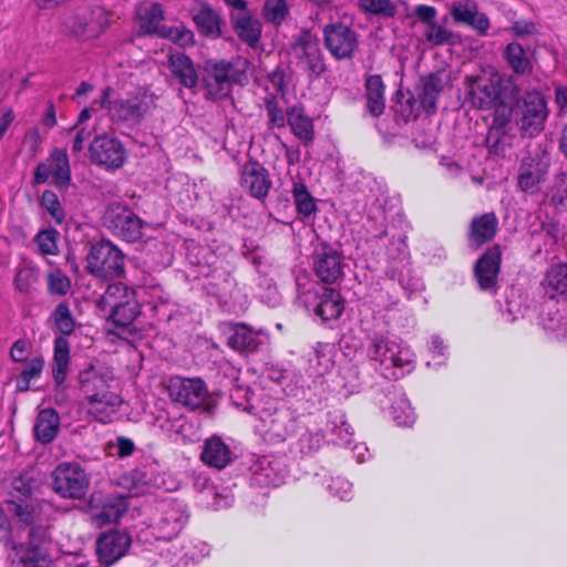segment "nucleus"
Here are the masks:
<instances>
[{"label":"nucleus","mask_w":567,"mask_h":567,"mask_svg":"<svg viewBox=\"0 0 567 567\" xmlns=\"http://www.w3.org/2000/svg\"><path fill=\"white\" fill-rule=\"evenodd\" d=\"M471 104L483 111L494 110L493 121L487 136L502 134L512 121L513 104L520 93L513 76L504 78L494 68L482 69L478 73L465 78ZM498 141L496 137L495 143Z\"/></svg>","instance_id":"obj_1"},{"label":"nucleus","mask_w":567,"mask_h":567,"mask_svg":"<svg viewBox=\"0 0 567 567\" xmlns=\"http://www.w3.org/2000/svg\"><path fill=\"white\" fill-rule=\"evenodd\" d=\"M79 380L87 412L102 423L113 422L117 417L123 400L112 372L90 367L80 373Z\"/></svg>","instance_id":"obj_2"},{"label":"nucleus","mask_w":567,"mask_h":567,"mask_svg":"<svg viewBox=\"0 0 567 567\" xmlns=\"http://www.w3.org/2000/svg\"><path fill=\"white\" fill-rule=\"evenodd\" d=\"M368 357L379 364L385 378L399 379L410 372L414 364V353L402 341L373 334L368 344Z\"/></svg>","instance_id":"obj_3"},{"label":"nucleus","mask_w":567,"mask_h":567,"mask_svg":"<svg viewBox=\"0 0 567 567\" xmlns=\"http://www.w3.org/2000/svg\"><path fill=\"white\" fill-rule=\"evenodd\" d=\"M110 87L103 90L100 104L106 109L113 123L133 126L156 109L157 97L148 91L138 90L114 100H110Z\"/></svg>","instance_id":"obj_4"},{"label":"nucleus","mask_w":567,"mask_h":567,"mask_svg":"<svg viewBox=\"0 0 567 567\" xmlns=\"http://www.w3.org/2000/svg\"><path fill=\"white\" fill-rule=\"evenodd\" d=\"M249 66L247 59L235 58L230 61H207L204 82L207 94L215 100L226 97L234 84H243Z\"/></svg>","instance_id":"obj_5"},{"label":"nucleus","mask_w":567,"mask_h":567,"mask_svg":"<svg viewBox=\"0 0 567 567\" xmlns=\"http://www.w3.org/2000/svg\"><path fill=\"white\" fill-rule=\"evenodd\" d=\"M549 110L545 95L536 90H527L513 104L515 123L524 136L536 137L545 128Z\"/></svg>","instance_id":"obj_6"},{"label":"nucleus","mask_w":567,"mask_h":567,"mask_svg":"<svg viewBox=\"0 0 567 567\" xmlns=\"http://www.w3.org/2000/svg\"><path fill=\"white\" fill-rule=\"evenodd\" d=\"M138 290L122 282L107 286L101 297V306L110 311L111 320L118 327H127L141 313V306L137 300Z\"/></svg>","instance_id":"obj_7"},{"label":"nucleus","mask_w":567,"mask_h":567,"mask_svg":"<svg viewBox=\"0 0 567 567\" xmlns=\"http://www.w3.org/2000/svg\"><path fill=\"white\" fill-rule=\"evenodd\" d=\"M266 437L274 443L285 442L299 427L296 410L282 402H269L258 413Z\"/></svg>","instance_id":"obj_8"},{"label":"nucleus","mask_w":567,"mask_h":567,"mask_svg":"<svg viewBox=\"0 0 567 567\" xmlns=\"http://www.w3.org/2000/svg\"><path fill=\"white\" fill-rule=\"evenodd\" d=\"M87 270L96 278L115 279L124 275L125 256L111 240L93 244L86 256Z\"/></svg>","instance_id":"obj_9"},{"label":"nucleus","mask_w":567,"mask_h":567,"mask_svg":"<svg viewBox=\"0 0 567 567\" xmlns=\"http://www.w3.org/2000/svg\"><path fill=\"white\" fill-rule=\"evenodd\" d=\"M136 19L140 32L144 34H156L169 39L181 47L192 42L193 33L181 27L163 25V11L159 4L143 2L136 7Z\"/></svg>","instance_id":"obj_10"},{"label":"nucleus","mask_w":567,"mask_h":567,"mask_svg":"<svg viewBox=\"0 0 567 567\" xmlns=\"http://www.w3.org/2000/svg\"><path fill=\"white\" fill-rule=\"evenodd\" d=\"M90 477L75 462H63L52 472V488L63 498L81 499L87 493Z\"/></svg>","instance_id":"obj_11"},{"label":"nucleus","mask_w":567,"mask_h":567,"mask_svg":"<svg viewBox=\"0 0 567 567\" xmlns=\"http://www.w3.org/2000/svg\"><path fill=\"white\" fill-rule=\"evenodd\" d=\"M187 507L176 499L161 503L153 517L151 527L157 539L172 540L185 527L188 520Z\"/></svg>","instance_id":"obj_12"},{"label":"nucleus","mask_w":567,"mask_h":567,"mask_svg":"<svg viewBox=\"0 0 567 567\" xmlns=\"http://www.w3.org/2000/svg\"><path fill=\"white\" fill-rule=\"evenodd\" d=\"M110 25V13L97 3L78 7L73 13L70 30L83 40L99 38Z\"/></svg>","instance_id":"obj_13"},{"label":"nucleus","mask_w":567,"mask_h":567,"mask_svg":"<svg viewBox=\"0 0 567 567\" xmlns=\"http://www.w3.org/2000/svg\"><path fill=\"white\" fill-rule=\"evenodd\" d=\"M103 224L114 236L125 241L135 243L142 237L143 220L120 203L107 206Z\"/></svg>","instance_id":"obj_14"},{"label":"nucleus","mask_w":567,"mask_h":567,"mask_svg":"<svg viewBox=\"0 0 567 567\" xmlns=\"http://www.w3.org/2000/svg\"><path fill=\"white\" fill-rule=\"evenodd\" d=\"M292 52L297 66L310 78L321 76L326 70L323 52L319 40L309 32L302 33L293 43Z\"/></svg>","instance_id":"obj_15"},{"label":"nucleus","mask_w":567,"mask_h":567,"mask_svg":"<svg viewBox=\"0 0 567 567\" xmlns=\"http://www.w3.org/2000/svg\"><path fill=\"white\" fill-rule=\"evenodd\" d=\"M324 45L336 60H349L354 55L358 45V34L342 22H332L323 28Z\"/></svg>","instance_id":"obj_16"},{"label":"nucleus","mask_w":567,"mask_h":567,"mask_svg":"<svg viewBox=\"0 0 567 567\" xmlns=\"http://www.w3.org/2000/svg\"><path fill=\"white\" fill-rule=\"evenodd\" d=\"M132 546V536L123 529H110L96 539V557L101 567H111L123 558Z\"/></svg>","instance_id":"obj_17"},{"label":"nucleus","mask_w":567,"mask_h":567,"mask_svg":"<svg viewBox=\"0 0 567 567\" xmlns=\"http://www.w3.org/2000/svg\"><path fill=\"white\" fill-rule=\"evenodd\" d=\"M70 181V163L64 150L55 148L44 162L39 163L35 167L34 184L52 182L59 188H68Z\"/></svg>","instance_id":"obj_18"},{"label":"nucleus","mask_w":567,"mask_h":567,"mask_svg":"<svg viewBox=\"0 0 567 567\" xmlns=\"http://www.w3.org/2000/svg\"><path fill=\"white\" fill-rule=\"evenodd\" d=\"M548 169L549 162L543 156L529 154L523 157L517 173L518 188L526 194H537L546 181Z\"/></svg>","instance_id":"obj_19"},{"label":"nucleus","mask_w":567,"mask_h":567,"mask_svg":"<svg viewBox=\"0 0 567 567\" xmlns=\"http://www.w3.org/2000/svg\"><path fill=\"white\" fill-rule=\"evenodd\" d=\"M91 161L106 169H117L126 159V151L120 140L102 135L96 136L90 145Z\"/></svg>","instance_id":"obj_20"},{"label":"nucleus","mask_w":567,"mask_h":567,"mask_svg":"<svg viewBox=\"0 0 567 567\" xmlns=\"http://www.w3.org/2000/svg\"><path fill=\"white\" fill-rule=\"evenodd\" d=\"M31 491L30 483L24 477L19 476L12 480L4 499L6 509L24 524L32 520Z\"/></svg>","instance_id":"obj_21"},{"label":"nucleus","mask_w":567,"mask_h":567,"mask_svg":"<svg viewBox=\"0 0 567 567\" xmlns=\"http://www.w3.org/2000/svg\"><path fill=\"white\" fill-rule=\"evenodd\" d=\"M316 276L324 284H336L343 277V259L334 248L322 245L312 256Z\"/></svg>","instance_id":"obj_22"},{"label":"nucleus","mask_w":567,"mask_h":567,"mask_svg":"<svg viewBox=\"0 0 567 567\" xmlns=\"http://www.w3.org/2000/svg\"><path fill=\"white\" fill-rule=\"evenodd\" d=\"M169 396L192 410L204 408L208 392L200 379H179L171 382Z\"/></svg>","instance_id":"obj_23"},{"label":"nucleus","mask_w":567,"mask_h":567,"mask_svg":"<svg viewBox=\"0 0 567 567\" xmlns=\"http://www.w3.org/2000/svg\"><path fill=\"white\" fill-rule=\"evenodd\" d=\"M90 507L92 511L91 519L97 526L117 523L127 511L126 501L115 495L103 496L94 494L91 498Z\"/></svg>","instance_id":"obj_24"},{"label":"nucleus","mask_w":567,"mask_h":567,"mask_svg":"<svg viewBox=\"0 0 567 567\" xmlns=\"http://www.w3.org/2000/svg\"><path fill=\"white\" fill-rule=\"evenodd\" d=\"M502 252L498 246L486 250L476 261L474 275L480 289L491 295L497 292V277L501 268Z\"/></svg>","instance_id":"obj_25"},{"label":"nucleus","mask_w":567,"mask_h":567,"mask_svg":"<svg viewBox=\"0 0 567 567\" xmlns=\"http://www.w3.org/2000/svg\"><path fill=\"white\" fill-rule=\"evenodd\" d=\"M240 184L250 196L264 199L272 183L268 171L259 162L249 159L241 167Z\"/></svg>","instance_id":"obj_26"},{"label":"nucleus","mask_w":567,"mask_h":567,"mask_svg":"<svg viewBox=\"0 0 567 567\" xmlns=\"http://www.w3.org/2000/svg\"><path fill=\"white\" fill-rule=\"evenodd\" d=\"M227 344L239 352H259L267 348L268 336L245 323H236L230 329Z\"/></svg>","instance_id":"obj_27"},{"label":"nucleus","mask_w":567,"mask_h":567,"mask_svg":"<svg viewBox=\"0 0 567 567\" xmlns=\"http://www.w3.org/2000/svg\"><path fill=\"white\" fill-rule=\"evenodd\" d=\"M450 13L455 23L470 25L482 35L489 29L487 16L478 10L477 3L473 0L454 2Z\"/></svg>","instance_id":"obj_28"},{"label":"nucleus","mask_w":567,"mask_h":567,"mask_svg":"<svg viewBox=\"0 0 567 567\" xmlns=\"http://www.w3.org/2000/svg\"><path fill=\"white\" fill-rule=\"evenodd\" d=\"M312 302L309 309L323 321L339 318L344 309L340 292L333 288L322 287L321 290L315 291Z\"/></svg>","instance_id":"obj_29"},{"label":"nucleus","mask_w":567,"mask_h":567,"mask_svg":"<svg viewBox=\"0 0 567 567\" xmlns=\"http://www.w3.org/2000/svg\"><path fill=\"white\" fill-rule=\"evenodd\" d=\"M11 567H49L51 560L47 551L32 542L17 544L10 553Z\"/></svg>","instance_id":"obj_30"},{"label":"nucleus","mask_w":567,"mask_h":567,"mask_svg":"<svg viewBox=\"0 0 567 567\" xmlns=\"http://www.w3.org/2000/svg\"><path fill=\"white\" fill-rule=\"evenodd\" d=\"M498 228V219L494 213H484L472 218L468 229V241L474 248H480L491 241Z\"/></svg>","instance_id":"obj_31"},{"label":"nucleus","mask_w":567,"mask_h":567,"mask_svg":"<svg viewBox=\"0 0 567 567\" xmlns=\"http://www.w3.org/2000/svg\"><path fill=\"white\" fill-rule=\"evenodd\" d=\"M287 124L292 134L305 145H309L315 140L313 121L306 114L300 105H293L287 110Z\"/></svg>","instance_id":"obj_32"},{"label":"nucleus","mask_w":567,"mask_h":567,"mask_svg":"<svg viewBox=\"0 0 567 567\" xmlns=\"http://www.w3.org/2000/svg\"><path fill=\"white\" fill-rule=\"evenodd\" d=\"M168 69L177 82L187 89H194L198 83V74L189 56L184 53H171Z\"/></svg>","instance_id":"obj_33"},{"label":"nucleus","mask_w":567,"mask_h":567,"mask_svg":"<svg viewBox=\"0 0 567 567\" xmlns=\"http://www.w3.org/2000/svg\"><path fill=\"white\" fill-rule=\"evenodd\" d=\"M231 22L239 39L252 48L258 44L261 35V27L259 21L252 18L247 8L233 13Z\"/></svg>","instance_id":"obj_34"},{"label":"nucleus","mask_w":567,"mask_h":567,"mask_svg":"<svg viewBox=\"0 0 567 567\" xmlns=\"http://www.w3.org/2000/svg\"><path fill=\"white\" fill-rule=\"evenodd\" d=\"M200 458L208 466L220 470L233 461V452L220 437L212 436L205 441Z\"/></svg>","instance_id":"obj_35"},{"label":"nucleus","mask_w":567,"mask_h":567,"mask_svg":"<svg viewBox=\"0 0 567 567\" xmlns=\"http://www.w3.org/2000/svg\"><path fill=\"white\" fill-rule=\"evenodd\" d=\"M279 463L269 457H261L252 466L251 482L260 487L279 486L284 481V471L279 468Z\"/></svg>","instance_id":"obj_36"},{"label":"nucleus","mask_w":567,"mask_h":567,"mask_svg":"<svg viewBox=\"0 0 567 567\" xmlns=\"http://www.w3.org/2000/svg\"><path fill=\"white\" fill-rule=\"evenodd\" d=\"M307 372L311 378H319L328 373L333 364V344L318 343L308 354Z\"/></svg>","instance_id":"obj_37"},{"label":"nucleus","mask_w":567,"mask_h":567,"mask_svg":"<svg viewBox=\"0 0 567 567\" xmlns=\"http://www.w3.org/2000/svg\"><path fill=\"white\" fill-rule=\"evenodd\" d=\"M60 429V416L53 409L41 410L35 419L34 435L42 444L52 442Z\"/></svg>","instance_id":"obj_38"},{"label":"nucleus","mask_w":567,"mask_h":567,"mask_svg":"<svg viewBox=\"0 0 567 567\" xmlns=\"http://www.w3.org/2000/svg\"><path fill=\"white\" fill-rule=\"evenodd\" d=\"M385 85L379 74L365 79L367 111L374 117L380 116L385 109Z\"/></svg>","instance_id":"obj_39"},{"label":"nucleus","mask_w":567,"mask_h":567,"mask_svg":"<svg viewBox=\"0 0 567 567\" xmlns=\"http://www.w3.org/2000/svg\"><path fill=\"white\" fill-rule=\"evenodd\" d=\"M70 363V343L64 337L54 340L52 375L58 385H61L68 375Z\"/></svg>","instance_id":"obj_40"},{"label":"nucleus","mask_w":567,"mask_h":567,"mask_svg":"<svg viewBox=\"0 0 567 567\" xmlns=\"http://www.w3.org/2000/svg\"><path fill=\"white\" fill-rule=\"evenodd\" d=\"M508 68L518 75H527L533 71V64L525 49L518 42H511L503 52Z\"/></svg>","instance_id":"obj_41"},{"label":"nucleus","mask_w":567,"mask_h":567,"mask_svg":"<svg viewBox=\"0 0 567 567\" xmlns=\"http://www.w3.org/2000/svg\"><path fill=\"white\" fill-rule=\"evenodd\" d=\"M327 430L334 436V444L349 446L352 443L353 430L346 420L342 411L336 410L328 413Z\"/></svg>","instance_id":"obj_42"},{"label":"nucleus","mask_w":567,"mask_h":567,"mask_svg":"<svg viewBox=\"0 0 567 567\" xmlns=\"http://www.w3.org/2000/svg\"><path fill=\"white\" fill-rule=\"evenodd\" d=\"M236 285L235 278L226 268L215 269L207 282L209 292L218 298L231 297Z\"/></svg>","instance_id":"obj_43"},{"label":"nucleus","mask_w":567,"mask_h":567,"mask_svg":"<svg viewBox=\"0 0 567 567\" xmlns=\"http://www.w3.org/2000/svg\"><path fill=\"white\" fill-rule=\"evenodd\" d=\"M546 292L550 298L567 295V264L554 265L546 274Z\"/></svg>","instance_id":"obj_44"},{"label":"nucleus","mask_w":567,"mask_h":567,"mask_svg":"<svg viewBox=\"0 0 567 567\" xmlns=\"http://www.w3.org/2000/svg\"><path fill=\"white\" fill-rule=\"evenodd\" d=\"M443 90L442 80L435 75L430 74L422 80V87L419 93L420 102L427 111L436 107V100Z\"/></svg>","instance_id":"obj_45"},{"label":"nucleus","mask_w":567,"mask_h":567,"mask_svg":"<svg viewBox=\"0 0 567 567\" xmlns=\"http://www.w3.org/2000/svg\"><path fill=\"white\" fill-rule=\"evenodd\" d=\"M194 22L203 34L218 37L219 16L209 7L203 6L194 16Z\"/></svg>","instance_id":"obj_46"},{"label":"nucleus","mask_w":567,"mask_h":567,"mask_svg":"<svg viewBox=\"0 0 567 567\" xmlns=\"http://www.w3.org/2000/svg\"><path fill=\"white\" fill-rule=\"evenodd\" d=\"M297 298L306 307L310 308L313 292L321 290V286L312 281L310 275L305 270L296 272Z\"/></svg>","instance_id":"obj_47"},{"label":"nucleus","mask_w":567,"mask_h":567,"mask_svg":"<svg viewBox=\"0 0 567 567\" xmlns=\"http://www.w3.org/2000/svg\"><path fill=\"white\" fill-rule=\"evenodd\" d=\"M39 281V269L32 265L21 266L14 277V287L24 295H30Z\"/></svg>","instance_id":"obj_48"},{"label":"nucleus","mask_w":567,"mask_h":567,"mask_svg":"<svg viewBox=\"0 0 567 567\" xmlns=\"http://www.w3.org/2000/svg\"><path fill=\"white\" fill-rule=\"evenodd\" d=\"M292 197L299 214L309 217L316 210L315 199L301 181L293 182Z\"/></svg>","instance_id":"obj_49"},{"label":"nucleus","mask_w":567,"mask_h":567,"mask_svg":"<svg viewBox=\"0 0 567 567\" xmlns=\"http://www.w3.org/2000/svg\"><path fill=\"white\" fill-rule=\"evenodd\" d=\"M44 360L42 357H34L31 359L27 367L22 370L20 375L17 378L16 385L20 392H25L30 389V382L37 379L42 373Z\"/></svg>","instance_id":"obj_50"},{"label":"nucleus","mask_w":567,"mask_h":567,"mask_svg":"<svg viewBox=\"0 0 567 567\" xmlns=\"http://www.w3.org/2000/svg\"><path fill=\"white\" fill-rule=\"evenodd\" d=\"M59 236V231L54 228L40 230L34 237V243L38 247L39 252L41 255H58Z\"/></svg>","instance_id":"obj_51"},{"label":"nucleus","mask_w":567,"mask_h":567,"mask_svg":"<svg viewBox=\"0 0 567 567\" xmlns=\"http://www.w3.org/2000/svg\"><path fill=\"white\" fill-rule=\"evenodd\" d=\"M52 319L62 334L68 336L74 331L75 321L66 302H60L55 307Z\"/></svg>","instance_id":"obj_52"},{"label":"nucleus","mask_w":567,"mask_h":567,"mask_svg":"<svg viewBox=\"0 0 567 567\" xmlns=\"http://www.w3.org/2000/svg\"><path fill=\"white\" fill-rule=\"evenodd\" d=\"M391 413L399 426H411L415 421L414 411L404 396L399 398L392 404Z\"/></svg>","instance_id":"obj_53"},{"label":"nucleus","mask_w":567,"mask_h":567,"mask_svg":"<svg viewBox=\"0 0 567 567\" xmlns=\"http://www.w3.org/2000/svg\"><path fill=\"white\" fill-rule=\"evenodd\" d=\"M288 12L289 8L286 0H265L262 13L268 22L279 25L286 19Z\"/></svg>","instance_id":"obj_54"},{"label":"nucleus","mask_w":567,"mask_h":567,"mask_svg":"<svg viewBox=\"0 0 567 567\" xmlns=\"http://www.w3.org/2000/svg\"><path fill=\"white\" fill-rule=\"evenodd\" d=\"M359 7L364 12L392 18L396 13L395 4L390 0H359Z\"/></svg>","instance_id":"obj_55"},{"label":"nucleus","mask_w":567,"mask_h":567,"mask_svg":"<svg viewBox=\"0 0 567 567\" xmlns=\"http://www.w3.org/2000/svg\"><path fill=\"white\" fill-rule=\"evenodd\" d=\"M40 203L50 214L51 218L54 220L55 224L61 225L64 221V209L60 203L58 195L53 190H44L42 193Z\"/></svg>","instance_id":"obj_56"},{"label":"nucleus","mask_w":567,"mask_h":567,"mask_svg":"<svg viewBox=\"0 0 567 567\" xmlns=\"http://www.w3.org/2000/svg\"><path fill=\"white\" fill-rule=\"evenodd\" d=\"M70 288L71 281L61 269H54L48 274V290L51 295L64 296Z\"/></svg>","instance_id":"obj_57"},{"label":"nucleus","mask_w":567,"mask_h":567,"mask_svg":"<svg viewBox=\"0 0 567 567\" xmlns=\"http://www.w3.org/2000/svg\"><path fill=\"white\" fill-rule=\"evenodd\" d=\"M323 434L319 431H306L298 439V447L302 454H310L318 451L323 443Z\"/></svg>","instance_id":"obj_58"},{"label":"nucleus","mask_w":567,"mask_h":567,"mask_svg":"<svg viewBox=\"0 0 567 567\" xmlns=\"http://www.w3.org/2000/svg\"><path fill=\"white\" fill-rule=\"evenodd\" d=\"M384 216L379 214L375 217V214L368 215L367 221L364 223L365 233L368 235L369 241H374L375 239H381L388 235L386 229L384 228Z\"/></svg>","instance_id":"obj_59"},{"label":"nucleus","mask_w":567,"mask_h":567,"mask_svg":"<svg viewBox=\"0 0 567 567\" xmlns=\"http://www.w3.org/2000/svg\"><path fill=\"white\" fill-rule=\"evenodd\" d=\"M265 109L267 112L269 124L274 127L282 128L287 123V112L284 113L278 102L274 97L265 100Z\"/></svg>","instance_id":"obj_60"},{"label":"nucleus","mask_w":567,"mask_h":567,"mask_svg":"<svg viewBox=\"0 0 567 567\" xmlns=\"http://www.w3.org/2000/svg\"><path fill=\"white\" fill-rule=\"evenodd\" d=\"M567 199V172L556 176L550 190V200L556 205H563Z\"/></svg>","instance_id":"obj_61"},{"label":"nucleus","mask_w":567,"mask_h":567,"mask_svg":"<svg viewBox=\"0 0 567 567\" xmlns=\"http://www.w3.org/2000/svg\"><path fill=\"white\" fill-rule=\"evenodd\" d=\"M328 489L332 496L341 501L349 499L352 495V484L342 477L331 478L328 484Z\"/></svg>","instance_id":"obj_62"},{"label":"nucleus","mask_w":567,"mask_h":567,"mask_svg":"<svg viewBox=\"0 0 567 567\" xmlns=\"http://www.w3.org/2000/svg\"><path fill=\"white\" fill-rule=\"evenodd\" d=\"M452 37V32L447 29L432 24L430 30L426 33V39L429 42L439 45L443 43H447Z\"/></svg>","instance_id":"obj_63"},{"label":"nucleus","mask_w":567,"mask_h":567,"mask_svg":"<svg viewBox=\"0 0 567 567\" xmlns=\"http://www.w3.org/2000/svg\"><path fill=\"white\" fill-rule=\"evenodd\" d=\"M29 353V343L23 339L17 340L10 350V357L16 362H23Z\"/></svg>","instance_id":"obj_64"}]
</instances>
